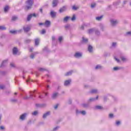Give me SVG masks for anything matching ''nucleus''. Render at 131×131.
I'll list each match as a JSON object with an SVG mask.
<instances>
[{
  "instance_id": "338daca9",
  "label": "nucleus",
  "mask_w": 131,
  "mask_h": 131,
  "mask_svg": "<svg viewBox=\"0 0 131 131\" xmlns=\"http://www.w3.org/2000/svg\"><path fill=\"white\" fill-rule=\"evenodd\" d=\"M83 107H85V104H83Z\"/></svg>"
},
{
  "instance_id": "c03bdc74",
  "label": "nucleus",
  "mask_w": 131,
  "mask_h": 131,
  "mask_svg": "<svg viewBox=\"0 0 131 131\" xmlns=\"http://www.w3.org/2000/svg\"><path fill=\"white\" fill-rule=\"evenodd\" d=\"M10 66L11 67H15V64H14L13 63H10Z\"/></svg>"
},
{
  "instance_id": "20e7f679",
  "label": "nucleus",
  "mask_w": 131,
  "mask_h": 131,
  "mask_svg": "<svg viewBox=\"0 0 131 131\" xmlns=\"http://www.w3.org/2000/svg\"><path fill=\"white\" fill-rule=\"evenodd\" d=\"M56 14L57 13L56 12H55L53 11H51V12H50V15H51L52 18H55Z\"/></svg>"
},
{
  "instance_id": "c85d7f7f",
  "label": "nucleus",
  "mask_w": 131,
  "mask_h": 131,
  "mask_svg": "<svg viewBox=\"0 0 131 131\" xmlns=\"http://www.w3.org/2000/svg\"><path fill=\"white\" fill-rule=\"evenodd\" d=\"M81 114L82 115H85V114H86V113L84 111H81Z\"/></svg>"
},
{
  "instance_id": "7ed1b4c3",
  "label": "nucleus",
  "mask_w": 131,
  "mask_h": 131,
  "mask_svg": "<svg viewBox=\"0 0 131 131\" xmlns=\"http://www.w3.org/2000/svg\"><path fill=\"white\" fill-rule=\"evenodd\" d=\"M44 25L46 27H50L51 25V21L50 20H46L44 23Z\"/></svg>"
},
{
  "instance_id": "864d4df0",
  "label": "nucleus",
  "mask_w": 131,
  "mask_h": 131,
  "mask_svg": "<svg viewBox=\"0 0 131 131\" xmlns=\"http://www.w3.org/2000/svg\"><path fill=\"white\" fill-rule=\"evenodd\" d=\"M57 128H58V127H56L54 128L53 129V130H56V129H57Z\"/></svg>"
},
{
  "instance_id": "de8ad7c7",
  "label": "nucleus",
  "mask_w": 131,
  "mask_h": 131,
  "mask_svg": "<svg viewBox=\"0 0 131 131\" xmlns=\"http://www.w3.org/2000/svg\"><path fill=\"white\" fill-rule=\"evenodd\" d=\"M39 26H41V25H45V23H39Z\"/></svg>"
},
{
  "instance_id": "39448f33",
  "label": "nucleus",
  "mask_w": 131,
  "mask_h": 131,
  "mask_svg": "<svg viewBox=\"0 0 131 131\" xmlns=\"http://www.w3.org/2000/svg\"><path fill=\"white\" fill-rule=\"evenodd\" d=\"M82 56V54L79 52H77L75 54V57L76 58H80V57H81Z\"/></svg>"
},
{
  "instance_id": "ea45409f",
  "label": "nucleus",
  "mask_w": 131,
  "mask_h": 131,
  "mask_svg": "<svg viewBox=\"0 0 131 131\" xmlns=\"http://www.w3.org/2000/svg\"><path fill=\"white\" fill-rule=\"evenodd\" d=\"M109 117H110V118H112L113 117V114H110L109 115Z\"/></svg>"
},
{
  "instance_id": "b1692460",
  "label": "nucleus",
  "mask_w": 131,
  "mask_h": 131,
  "mask_svg": "<svg viewBox=\"0 0 131 131\" xmlns=\"http://www.w3.org/2000/svg\"><path fill=\"white\" fill-rule=\"evenodd\" d=\"M17 19H18V17H17V16H13L12 20V21H16V20H17Z\"/></svg>"
},
{
  "instance_id": "6ab92c4d",
  "label": "nucleus",
  "mask_w": 131,
  "mask_h": 131,
  "mask_svg": "<svg viewBox=\"0 0 131 131\" xmlns=\"http://www.w3.org/2000/svg\"><path fill=\"white\" fill-rule=\"evenodd\" d=\"M72 74V71L69 72L66 74V76H69V75H71Z\"/></svg>"
},
{
  "instance_id": "9b49d317",
  "label": "nucleus",
  "mask_w": 131,
  "mask_h": 131,
  "mask_svg": "<svg viewBox=\"0 0 131 131\" xmlns=\"http://www.w3.org/2000/svg\"><path fill=\"white\" fill-rule=\"evenodd\" d=\"M25 117H26V114H24L20 117V119H21V120H23L25 119Z\"/></svg>"
},
{
  "instance_id": "603ef678",
  "label": "nucleus",
  "mask_w": 131,
  "mask_h": 131,
  "mask_svg": "<svg viewBox=\"0 0 131 131\" xmlns=\"http://www.w3.org/2000/svg\"><path fill=\"white\" fill-rule=\"evenodd\" d=\"M28 81H30V78H29L27 80V82H28Z\"/></svg>"
},
{
  "instance_id": "2f4dec72",
  "label": "nucleus",
  "mask_w": 131,
  "mask_h": 131,
  "mask_svg": "<svg viewBox=\"0 0 131 131\" xmlns=\"http://www.w3.org/2000/svg\"><path fill=\"white\" fill-rule=\"evenodd\" d=\"M8 60H4L3 61V62H2V64L1 66V67H2L3 66H4V64H5V63H6V62H7Z\"/></svg>"
},
{
  "instance_id": "052dcab7",
  "label": "nucleus",
  "mask_w": 131,
  "mask_h": 131,
  "mask_svg": "<svg viewBox=\"0 0 131 131\" xmlns=\"http://www.w3.org/2000/svg\"><path fill=\"white\" fill-rule=\"evenodd\" d=\"M98 98H99L98 96H96V100H98Z\"/></svg>"
},
{
  "instance_id": "72a5a7b5",
  "label": "nucleus",
  "mask_w": 131,
  "mask_h": 131,
  "mask_svg": "<svg viewBox=\"0 0 131 131\" xmlns=\"http://www.w3.org/2000/svg\"><path fill=\"white\" fill-rule=\"evenodd\" d=\"M26 42L27 43H29V42H30V41H31V40H30V39H27V40H26Z\"/></svg>"
},
{
  "instance_id": "8fccbe9b",
  "label": "nucleus",
  "mask_w": 131,
  "mask_h": 131,
  "mask_svg": "<svg viewBox=\"0 0 131 131\" xmlns=\"http://www.w3.org/2000/svg\"><path fill=\"white\" fill-rule=\"evenodd\" d=\"M115 46H116V43L115 42L113 43V46L115 47Z\"/></svg>"
},
{
  "instance_id": "393cba45",
  "label": "nucleus",
  "mask_w": 131,
  "mask_h": 131,
  "mask_svg": "<svg viewBox=\"0 0 131 131\" xmlns=\"http://www.w3.org/2000/svg\"><path fill=\"white\" fill-rule=\"evenodd\" d=\"M96 108L98 110H101V109H103V107L100 105H98L96 106Z\"/></svg>"
},
{
  "instance_id": "c756f323",
  "label": "nucleus",
  "mask_w": 131,
  "mask_h": 131,
  "mask_svg": "<svg viewBox=\"0 0 131 131\" xmlns=\"http://www.w3.org/2000/svg\"><path fill=\"white\" fill-rule=\"evenodd\" d=\"M75 19H76L75 15H74L73 16V17H72L71 20H72V21H74L75 20Z\"/></svg>"
},
{
  "instance_id": "58836bf2",
  "label": "nucleus",
  "mask_w": 131,
  "mask_h": 131,
  "mask_svg": "<svg viewBox=\"0 0 131 131\" xmlns=\"http://www.w3.org/2000/svg\"><path fill=\"white\" fill-rule=\"evenodd\" d=\"M115 59L116 60V61H117V62H118V63H119V62H120V60L116 57H115Z\"/></svg>"
},
{
  "instance_id": "dca6fc26",
  "label": "nucleus",
  "mask_w": 131,
  "mask_h": 131,
  "mask_svg": "<svg viewBox=\"0 0 131 131\" xmlns=\"http://www.w3.org/2000/svg\"><path fill=\"white\" fill-rule=\"evenodd\" d=\"M8 11H9V6H6L5 8H4V12L5 13H7V12H8Z\"/></svg>"
},
{
  "instance_id": "3c124183",
  "label": "nucleus",
  "mask_w": 131,
  "mask_h": 131,
  "mask_svg": "<svg viewBox=\"0 0 131 131\" xmlns=\"http://www.w3.org/2000/svg\"><path fill=\"white\" fill-rule=\"evenodd\" d=\"M126 34H131V32H127Z\"/></svg>"
},
{
  "instance_id": "4be33fe9",
  "label": "nucleus",
  "mask_w": 131,
  "mask_h": 131,
  "mask_svg": "<svg viewBox=\"0 0 131 131\" xmlns=\"http://www.w3.org/2000/svg\"><path fill=\"white\" fill-rule=\"evenodd\" d=\"M69 19V17L66 16V17L64 18L63 20L64 21V22H67Z\"/></svg>"
},
{
  "instance_id": "e2e57ef3",
  "label": "nucleus",
  "mask_w": 131,
  "mask_h": 131,
  "mask_svg": "<svg viewBox=\"0 0 131 131\" xmlns=\"http://www.w3.org/2000/svg\"><path fill=\"white\" fill-rule=\"evenodd\" d=\"M93 100H94V99H93V98L91 99H90V101H93Z\"/></svg>"
},
{
  "instance_id": "bb28decb",
  "label": "nucleus",
  "mask_w": 131,
  "mask_h": 131,
  "mask_svg": "<svg viewBox=\"0 0 131 131\" xmlns=\"http://www.w3.org/2000/svg\"><path fill=\"white\" fill-rule=\"evenodd\" d=\"M72 9L74 11H76V10H78V7H75V6H73V7H72Z\"/></svg>"
},
{
  "instance_id": "4d7b16f0",
  "label": "nucleus",
  "mask_w": 131,
  "mask_h": 131,
  "mask_svg": "<svg viewBox=\"0 0 131 131\" xmlns=\"http://www.w3.org/2000/svg\"><path fill=\"white\" fill-rule=\"evenodd\" d=\"M40 12H41V13H42V9H40Z\"/></svg>"
},
{
  "instance_id": "aec40b11",
  "label": "nucleus",
  "mask_w": 131,
  "mask_h": 131,
  "mask_svg": "<svg viewBox=\"0 0 131 131\" xmlns=\"http://www.w3.org/2000/svg\"><path fill=\"white\" fill-rule=\"evenodd\" d=\"M57 96H58V93H55L53 94V95L52 96V98L53 99H55V98H56L57 97Z\"/></svg>"
},
{
  "instance_id": "09e8293b",
  "label": "nucleus",
  "mask_w": 131,
  "mask_h": 131,
  "mask_svg": "<svg viewBox=\"0 0 131 131\" xmlns=\"http://www.w3.org/2000/svg\"><path fill=\"white\" fill-rule=\"evenodd\" d=\"M31 59H33L34 58V55H31Z\"/></svg>"
},
{
  "instance_id": "473e14b6",
  "label": "nucleus",
  "mask_w": 131,
  "mask_h": 131,
  "mask_svg": "<svg viewBox=\"0 0 131 131\" xmlns=\"http://www.w3.org/2000/svg\"><path fill=\"white\" fill-rule=\"evenodd\" d=\"M82 41L83 42H88V39H85L84 38H83Z\"/></svg>"
},
{
  "instance_id": "ddd939ff",
  "label": "nucleus",
  "mask_w": 131,
  "mask_h": 131,
  "mask_svg": "<svg viewBox=\"0 0 131 131\" xmlns=\"http://www.w3.org/2000/svg\"><path fill=\"white\" fill-rule=\"evenodd\" d=\"M39 43V39L37 38L35 39V46H38V44Z\"/></svg>"
},
{
  "instance_id": "9d476101",
  "label": "nucleus",
  "mask_w": 131,
  "mask_h": 131,
  "mask_svg": "<svg viewBox=\"0 0 131 131\" xmlns=\"http://www.w3.org/2000/svg\"><path fill=\"white\" fill-rule=\"evenodd\" d=\"M66 10V7L65 6H63L62 8H61L59 9V12H60V13H62V12L65 11Z\"/></svg>"
},
{
  "instance_id": "cd10ccee",
  "label": "nucleus",
  "mask_w": 131,
  "mask_h": 131,
  "mask_svg": "<svg viewBox=\"0 0 131 131\" xmlns=\"http://www.w3.org/2000/svg\"><path fill=\"white\" fill-rule=\"evenodd\" d=\"M121 59L123 62H125V61H126V58H125V57H122Z\"/></svg>"
},
{
  "instance_id": "5fc2aeb1",
  "label": "nucleus",
  "mask_w": 131,
  "mask_h": 131,
  "mask_svg": "<svg viewBox=\"0 0 131 131\" xmlns=\"http://www.w3.org/2000/svg\"><path fill=\"white\" fill-rule=\"evenodd\" d=\"M76 113H77V114H78V113H79V111L78 110H77L76 111Z\"/></svg>"
},
{
  "instance_id": "a18cd8bd",
  "label": "nucleus",
  "mask_w": 131,
  "mask_h": 131,
  "mask_svg": "<svg viewBox=\"0 0 131 131\" xmlns=\"http://www.w3.org/2000/svg\"><path fill=\"white\" fill-rule=\"evenodd\" d=\"M58 106H59V105H58V104H57L56 105H55V106H54L55 109H57V108H58Z\"/></svg>"
},
{
  "instance_id": "2eb2a0df",
  "label": "nucleus",
  "mask_w": 131,
  "mask_h": 131,
  "mask_svg": "<svg viewBox=\"0 0 131 131\" xmlns=\"http://www.w3.org/2000/svg\"><path fill=\"white\" fill-rule=\"evenodd\" d=\"M111 22L112 25H116V24H117V21L116 20H112Z\"/></svg>"
},
{
  "instance_id": "680f3d73",
  "label": "nucleus",
  "mask_w": 131,
  "mask_h": 131,
  "mask_svg": "<svg viewBox=\"0 0 131 131\" xmlns=\"http://www.w3.org/2000/svg\"><path fill=\"white\" fill-rule=\"evenodd\" d=\"M39 70H40V71H42V70H43V69H40Z\"/></svg>"
},
{
  "instance_id": "e433bc0d",
  "label": "nucleus",
  "mask_w": 131,
  "mask_h": 131,
  "mask_svg": "<svg viewBox=\"0 0 131 131\" xmlns=\"http://www.w3.org/2000/svg\"><path fill=\"white\" fill-rule=\"evenodd\" d=\"M94 31L93 29H90L89 31V33H92V32H93Z\"/></svg>"
},
{
  "instance_id": "37998d69",
  "label": "nucleus",
  "mask_w": 131,
  "mask_h": 131,
  "mask_svg": "<svg viewBox=\"0 0 131 131\" xmlns=\"http://www.w3.org/2000/svg\"><path fill=\"white\" fill-rule=\"evenodd\" d=\"M94 7H96V4L91 5V8H94Z\"/></svg>"
},
{
  "instance_id": "0e129e2a",
  "label": "nucleus",
  "mask_w": 131,
  "mask_h": 131,
  "mask_svg": "<svg viewBox=\"0 0 131 131\" xmlns=\"http://www.w3.org/2000/svg\"><path fill=\"white\" fill-rule=\"evenodd\" d=\"M14 95H17V93L15 92Z\"/></svg>"
},
{
  "instance_id": "7c9ffc66",
  "label": "nucleus",
  "mask_w": 131,
  "mask_h": 131,
  "mask_svg": "<svg viewBox=\"0 0 131 131\" xmlns=\"http://www.w3.org/2000/svg\"><path fill=\"white\" fill-rule=\"evenodd\" d=\"M62 39H63V38L62 37H61V36L59 37L58 38V40H59V42H61V41H62Z\"/></svg>"
},
{
  "instance_id": "a211bd4d",
  "label": "nucleus",
  "mask_w": 131,
  "mask_h": 131,
  "mask_svg": "<svg viewBox=\"0 0 131 131\" xmlns=\"http://www.w3.org/2000/svg\"><path fill=\"white\" fill-rule=\"evenodd\" d=\"M119 69H121V68H119V67H114V68H113V70H114L115 71H117V70H119Z\"/></svg>"
},
{
  "instance_id": "13d9d810",
  "label": "nucleus",
  "mask_w": 131,
  "mask_h": 131,
  "mask_svg": "<svg viewBox=\"0 0 131 131\" xmlns=\"http://www.w3.org/2000/svg\"><path fill=\"white\" fill-rule=\"evenodd\" d=\"M33 50V48H31V49H30V52H32Z\"/></svg>"
},
{
  "instance_id": "bf43d9fd",
  "label": "nucleus",
  "mask_w": 131,
  "mask_h": 131,
  "mask_svg": "<svg viewBox=\"0 0 131 131\" xmlns=\"http://www.w3.org/2000/svg\"><path fill=\"white\" fill-rule=\"evenodd\" d=\"M81 29H83V26H82L81 27Z\"/></svg>"
},
{
  "instance_id": "774afa93",
  "label": "nucleus",
  "mask_w": 131,
  "mask_h": 131,
  "mask_svg": "<svg viewBox=\"0 0 131 131\" xmlns=\"http://www.w3.org/2000/svg\"><path fill=\"white\" fill-rule=\"evenodd\" d=\"M50 87V86H49V85H47V88H49Z\"/></svg>"
},
{
  "instance_id": "6e6d98bb",
  "label": "nucleus",
  "mask_w": 131,
  "mask_h": 131,
  "mask_svg": "<svg viewBox=\"0 0 131 131\" xmlns=\"http://www.w3.org/2000/svg\"><path fill=\"white\" fill-rule=\"evenodd\" d=\"M52 40H55V37L54 36L52 37Z\"/></svg>"
},
{
  "instance_id": "f3484780",
  "label": "nucleus",
  "mask_w": 131,
  "mask_h": 131,
  "mask_svg": "<svg viewBox=\"0 0 131 131\" xmlns=\"http://www.w3.org/2000/svg\"><path fill=\"white\" fill-rule=\"evenodd\" d=\"M91 94H97V93H98V91L97 90H92L91 91Z\"/></svg>"
},
{
  "instance_id": "4c0bfd02",
  "label": "nucleus",
  "mask_w": 131,
  "mask_h": 131,
  "mask_svg": "<svg viewBox=\"0 0 131 131\" xmlns=\"http://www.w3.org/2000/svg\"><path fill=\"white\" fill-rule=\"evenodd\" d=\"M100 68H101V66H97L96 67V69H100Z\"/></svg>"
},
{
  "instance_id": "f257e3e1",
  "label": "nucleus",
  "mask_w": 131,
  "mask_h": 131,
  "mask_svg": "<svg viewBox=\"0 0 131 131\" xmlns=\"http://www.w3.org/2000/svg\"><path fill=\"white\" fill-rule=\"evenodd\" d=\"M26 4L27 6L25 7V10L28 11V10H30L31 8H32V5H33V0H27L26 2Z\"/></svg>"
},
{
  "instance_id": "c9c22d12",
  "label": "nucleus",
  "mask_w": 131,
  "mask_h": 131,
  "mask_svg": "<svg viewBox=\"0 0 131 131\" xmlns=\"http://www.w3.org/2000/svg\"><path fill=\"white\" fill-rule=\"evenodd\" d=\"M37 114V111H35L32 113V115H36Z\"/></svg>"
},
{
  "instance_id": "f8f14e48",
  "label": "nucleus",
  "mask_w": 131,
  "mask_h": 131,
  "mask_svg": "<svg viewBox=\"0 0 131 131\" xmlns=\"http://www.w3.org/2000/svg\"><path fill=\"white\" fill-rule=\"evenodd\" d=\"M88 51L90 53H92L93 52V47L92 46L89 45L88 47Z\"/></svg>"
},
{
  "instance_id": "1a4fd4ad",
  "label": "nucleus",
  "mask_w": 131,
  "mask_h": 131,
  "mask_svg": "<svg viewBox=\"0 0 131 131\" xmlns=\"http://www.w3.org/2000/svg\"><path fill=\"white\" fill-rule=\"evenodd\" d=\"M24 30L25 32H28L30 30V27H24Z\"/></svg>"
},
{
  "instance_id": "5701e85b",
  "label": "nucleus",
  "mask_w": 131,
  "mask_h": 131,
  "mask_svg": "<svg viewBox=\"0 0 131 131\" xmlns=\"http://www.w3.org/2000/svg\"><path fill=\"white\" fill-rule=\"evenodd\" d=\"M10 33H12V34H15L17 33V31H14V30H11L10 31Z\"/></svg>"
},
{
  "instance_id": "0eeeda50",
  "label": "nucleus",
  "mask_w": 131,
  "mask_h": 131,
  "mask_svg": "<svg viewBox=\"0 0 131 131\" xmlns=\"http://www.w3.org/2000/svg\"><path fill=\"white\" fill-rule=\"evenodd\" d=\"M13 55H17V53H18V49L16 47H14L13 49Z\"/></svg>"
},
{
  "instance_id": "49530a36",
  "label": "nucleus",
  "mask_w": 131,
  "mask_h": 131,
  "mask_svg": "<svg viewBox=\"0 0 131 131\" xmlns=\"http://www.w3.org/2000/svg\"><path fill=\"white\" fill-rule=\"evenodd\" d=\"M0 128L1 129H5V127H4V126H1V127H0Z\"/></svg>"
},
{
  "instance_id": "a19ab883",
  "label": "nucleus",
  "mask_w": 131,
  "mask_h": 131,
  "mask_svg": "<svg viewBox=\"0 0 131 131\" xmlns=\"http://www.w3.org/2000/svg\"><path fill=\"white\" fill-rule=\"evenodd\" d=\"M116 124H117V125H119V124H120V121H117L116 122Z\"/></svg>"
},
{
  "instance_id": "4468645a",
  "label": "nucleus",
  "mask_w": 131,
  "mask_h": 131,
  "mask_svg": "<svg viewBox=\"0 0 131 131\" xmlns=\"http://www.w3.org/2000/svg\"><path fill=\"white\" fill-rule=\"evenodd\" d=\"M49 115H50V112H48L43 115V118H46L47 116H49Z\"/></svg>"
},
{
  "instance_id": "79ce46f5",
  "label": "nucleus",
  "mask_w": 131,
  "mask_h": 131,
  "mask_svg": "<svg viewBox=\"0 0 131 131\" xmlns=\"http://www.w3.org/2000/svg\"><path fill=\"white\" fill-rule=\"evenodd\" d=\"M46 33V30L45 29H43L42 30V34H45Z\"/></svg>"
},
{
  "instance_id": "f704fd0d",
  "label": "nucleus",
  "mask_w": 131,
  "mask_h": 131,
  "mask_svg": "<svg viewBox=\"0 0 131 131\" xmlns=\"http://www.w3.org/2000/svg\"><path fill=\"white\" fill-rule=\"evenodd\" d=\"M4 89H5V86L0 85V90H4Z\"/></svg>"
},
{
  "instance_id": "423d86ee",
  "label": "nucleus",
  "mask_w": 131,
  "mask_h": 131,
  "mask_svg": "<svg viewBox=\"0 0 131 131\" xmlns=\"http://www.w3.org/2000/svg\"><path fill=\"white\" fill-rule=\"evenodd\" d=\"M52 5L54 8L57 7V5H58V0H53Z\"/></svg>"
},
{
  "instance_id": "69168bd1",
  "label": "nucleus",
  "mask_w": 131,
  "mask_h": 131,
  "mask_svg": "<svg viewBox=\"0 0 131 131\" xmlns=\"http://www.w3.org/2000/svg\"><path fill=\"white\" fill-rule=\"evenodd\" d=\"M47 95H48V93L45 94V96H47Z\"/></svg>"
},
{
  "instance_id": "412c9836",
  "label": "nucleus",
  "mask_w": 131,
  "mask_h": 131,
  "mask_svg": "<svg viewBox=\"0 0 131 131\" xmlns=\"http://www.w3.org/2000/svg\"><path fill=\"white\" fill-rule=\"evenodd\" d=\"M102 18H103V16L97 17H96V20H97L98 21H100V20L102 19Z\"/></svg>"
},
{
  "instance_id": "6e6552de",
  "label": "nucleus",
  "mask_w": 131,
  "mask_h": 131,
  "mask_svg": "<svg viewBox=\"0 0 131 131\" xmlns=\"http://www.w3.org/2000/svg\"><path fill=\"white\" fill-rule=\"evenodd\" d=\"M71 82V80H67L64 81V85H69Z\"/></svg>"
},
{
  "instance_id": "f03ea898",
  "label": "nucleus",
  "mask_w": 131,
  "mask_h": 131,
  "mask_svg": "<svg viewBox=\"0 0 131 131\" xmlns=\"http://www.w3.org/2000/svg\"><path fill=\"white\" fill-rule=\"evenodd\" d=\"M36 14L35 13L33 14H30L29 15H28V17L27 18V21H30L31 19V18L33 17H34L35 18H36Z\"/></svg>"
},
{
  "instance_id": "a878e982",
  "label": "nucleus",
  "mask_w": 131,
  "mask_h": 131,
  "mask_svg": "<svg viewBox=\"0 0 131 131\" xmlns=\"http://www.w3.org/2000/svg\"><path fill=\"white\" fill-rule=\"evenodd\" d=\"M0 30H6V27L4 26H0Z\"/></svg>"
}]
</instances>
